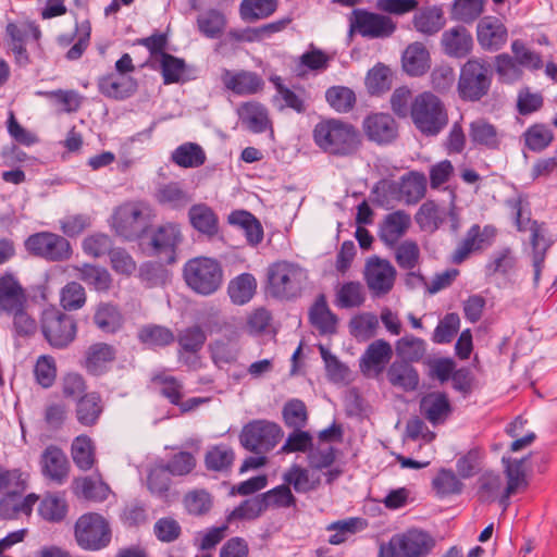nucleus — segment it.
<instances>
[{"label": "nucleus", "instance_id": "16", "mask_svg": "<svg viewBox=\"0 0 557 557\" xmlns=\"http://www.w3.org/2000/svg\"><path fill=\"white\" fill-rule=\"evenodd\" d=\"M496 234L497 231L493 225H485L481 228L479 224H473L453 252L451 262L455 264L462 263L472 252L490 246Z\"/></svg>", "mask_w": 557, "mask_h": 557}, {"label": "nucleus", "instance_id": "51", "mask_svg": "<svg viewBox=\"0 0 557 557\" xmlns=\"http://www.w3.org/2000/svg\"><path fill=\"white\" fill-rule=\"evenodd\" d=\"M71 454L74 463L83 471L92 468L95 463V446L87 435H79L74 438L71 446Z\"/></svg>", "mask_w": 557, "mask_h": 557}, {"label": "nucleus", "instance_id": "18", "mask_svg": "<svg viewBox=\"0 0 557 557\" xmlns=\"http://www.w3.org/2000/svg\"><path fill=\"white\" fill-rule=\"evenodd\" d=\"M362 129L367 138L376 145L392 144L398 136V124L395 119L383 112L371 113L362 121Z\"/></svg>", "mask_w": 557, "mask_h": 557}, {"label": "nucleus", "instance_id": "17", "mask_svg": "<svg viewBox=\"0 0 557 557\" xmlns=\"http://www.w3.org/2000/svg\"><path fill=\"white\" fill-rule=\"evenodd\" d=\"M221 83L223 87L236 96H251L262 91L264 81L252 71L222 69Z\"/></svg>", "mask_w": 557, "mask_h": 557}, {"label": "nucleus", "instance_id": "34", "mask_svg": "<svg viewBox=\"0 0 557 557\" xmlns=\"http://www.w3.org/2000/svg\"><path fill=\"white\" fill-rule=\"evenodd\" d=\"M403 67L410 76H421L430 67V53L421 42L409 45L403 54Z\"/></svg>", "mask_w": 557, "mask_h": 557}, {"label": "nucleus", "instance_id": "48", "mask_svg": "<svg viewBox=\"0 0 557 557\" xmlns=\"http://www.w3.org/2000/svg\"><path fill=\"white\" fill-rule=\"evenodd\" d=\"M79 278L99 293H108L112 286L110 272L102 267L85 263L79 269Z\"/></svg>", "mask_w": 557, "mask_h": 557}, {"label": "nucleus", "instance_id": "43", "mask_svg": "<svg viewBox=\"0 0 557 557\" xmlns=\"http://www.w3.org/2000/svg\"><path fill=\"white\" fill-rule=\"evenodd\" d=\"M98 88L103 96L122 100L131 97L136 91L137 85L132 78L117 79L110 74L99 79Z\"/></svg>", "mask_w": 557, "mask_h": 557}, {"label": "nucleus", "instance_id": "64", "mask_svg": "<svg viewBox=\"0 0 557 557\" xmlns=\"http://www.w3.org/2000/svg\"><path fill=\"white\" fill-rule=\"evenodd\" d=\"M207 336L199 325H193L183 330L177 337V343L183 351L197 354L206 343Z\"/></svg>", "mask_w": 557, "mask_h": 557}, {"label": "nucleus", "instance_id": "59", "mask_svg": "<svg viewBox=\"0 0 557 557\" xmlns=\"http://www.w3.org/2000/svg\"><path fill=\"white\" fill-rule=\"evenodd\" d=\"M183 504L189 515L203 516L211 510L213 498L208 491L197 488L185 494Z\"/></svg>", "mask_w": 557, "mask_h": 557}, {"label": "nucleus", "instance_id": "5", "mask_svg": "<svg viewBox=\"0 0 557 557\" xmlns=\"http://www.w3.org/2000/svg\"><path fill=\"white\" fill-rule=\"evenodd\" d=\"M512 208L515 210V224L517 230L519 232H530L534 280L537 281L544 267L547 251L552 248L555 240L549 235L548 227L545 222L532 220L529 215L525 218L523 216L522 203L520 200L515 201Z\"/></svg>", "mask_w": 557, "mask_h": 557}, {"label": "nucleus", "instance_id": "11", "mask_svg": "<svg viewBox=\"0 0 557 557\" xmlns=\"http://www.w3.org/2000/svg\"><path fill=\"white\" fill-rule=\"evenodd\" d=\"M77 544L87 550H99L111 541V529L108 521L99 513L83 515L75 524Z\"/></svg>", "mask_w": 557, "mask_h": 557}, {"label": "nucleus", "instance_id": "23", "mask_svg": "<svg viewBox=\"0 0 557 557\" xmlns=\"http://www.w3.org/2000/svg\"><path fill=\"white\" fill-rule=\"evenodd\" d=\"M420 413L432 425L444 423L451 413V405L445 393L432 392L420 400Z\"/></svg>", "mask_w": 557, "mask_h": 557}, {"label": "nucleus", "instance_id": "49", "mask_svg": "<svg viewBox=\"0 0 557 557\" xmlns=\"http://www.w3.org/2000/svg\"><path fill=\"white\" fill-rule=\"evenodd\" d=\"M197 26L205 37L216 39L226 27V17L221 11L210 9L198 15Z\"/></svg>", "mask_w": 557, "mask_h": 557}, {"label": "nucleus", "instance_id": "52", "mask_svg": "<svg viewBox=\"0 0 557 557\" xmlns=\"http://www.w3.org/2000/svg\"><path fill=\"white\" fill-rule=\"evenodd\" d=\"M40 517L49 522L58 523L67 515V504L63 496L58 494L46 495L38 507Z\"/></svg>", "mask_w": 557, "mask_h": 557}, {"label": "nucleus", "instance_id": "6", "mask_svg": "<svg viewBox=\"0 0 557 557\" xmlns=\"http://www.w3.org/2000/svg\"><path fill=\"white\" fill-rule=\"evenodd\" d=\"M492 79L493 70L486 60L469 59L460 69L458 95L465 101H480L488 94Z\"/></svg>", "mask_w": 557, "mask_h": 557}, {"label": "nucleus", "instance_id": "10", "mask_svg": "<svg viewBox=\"0 0 557 557\" xmlns=\"http://www.w3.org/2000/svg\"><path fill=\"white\" fill-rule=\"evenodd\" d=\"M434 546L435 541L428 532L413 529L394 535L386 547L382 546V556L425 557Z\"/></svg>", "mask_w": 557, "mask_h": 557}, {"label": "nucleus", "instance_id": "20", "mask_svg": "<svg viewBox=\"0 0 557 557\" xmlns=\"http://www.w3.org/2000/svg\"><path fill=\"white\" fill-rule=\"evenodd\" d=\"M182 240V234L177 224L165 223L157 227L150 240V245L158 256H165L168 263L175 262V250Z\"/></svg>", "mask_w": 557, "mask_h": 557}, {"label": "nucleus", "instance_id": "22", "mask_svg": "<svg viewBox=\"0 0 557 557\" xmlns=\"http://www.w3.org/2000/svg\"><path fill=\"white\" fill-rule=\"evenodd\" d=\"M411 225V216L404 210L386 214L379 226V237L388 247L397 245Z\"/></svg>", "mask_w": 557, "mask_h": 557}, {"label": "nucleus", "instance_id": "45", "mask_svg": "<svg viewBox=\"0 0 557 557\" xmlns=\"http://www.w3.org/2000/svg\"><path fill=\"white\" fill-rule=\"evenodd\" d=\"M277 0H242L239 15L244 22L253 23L271 16L277 9Z\"/></svg>", "mask_w": 557, "mask_h": 557}, {"label": "nucleus", "instance_id": "9", "mask_svg": "<svg viewBox=\"0 0 557 557\" xmlns=\"http://www.w3.org/2000/svg\"><path fill=\"white\" fill-rule=\"evenodd\" d=\"M24 245L29 255L49 262L66 261L73 253L72 246L65 237L47 231L29 235Z\"/></svg>", "mask_w": 557, "mask_h": 557}, {"label": "nucleus", "instance_id": "38", "mask_svg": "<svg viewBox=\"0 0 557 557\" xmlns=\"http://www.w3.org/2000/svg\"><path fill=\"white\" fill-rule=\"evenodd\" d=\"M257 289V280L250 273H242L232 278L227 285V294L235 305H245L251 300Z\"/></svg>", "mask_w": 557, "mask_h": 557}, {"label": "nucleus", "instance_id": "50", "mask_svg": "<svg viewBox=\"0 0 557 557\" xmlns=\"http://www.w3.org/2000/svg\"><path fill=\"white\" fill-rule=\"evenodd\" d=\"M367 521L362 518H348L332 522L326 527L327 531L334 533L329 537V543L332 545H339L347 541L350 535L364 530Z\"/></svg>", "mask_w": 557, "mask_h": 557}, {"label": "nucleus", "instance_id": "56", "mask_svg": "<svg viewBox=\"0 0 557 557\" xmlns=\"http://www.w3.org/2000/svg\"><path fill=\"white\" fill-rule=\"evenodd\" d=\"M282 479L287 486H292L297 493H308L314 491L319 485V480H311L309 476V471L298 465L290 466L284 472Z\"/></svg>", "mask_w": 557, "mask_h": 557}, {"label": "nucleus", "instance_id": "26", "mask_svg": "<svg viewBox=\"0 0 557 557\" xmlns=\"http://www.w3.org/2000/svg\"><path fill=\"white\" fill-rule=\"evenodd\" d=\"M27 306V296L17 280L7 274L0 277V307L7 313Z\"/></svg>", "mask_w": 557, "mask_h": 557}, {"label": "nucleus", "instance_id": "25", "mask_svg": "<svg viewBox=\"0 0 557 557\" xmlns=\"http://www.w3.org/2000/svg\"><path fill=\"white\" fill-rule=\"evenodd\" d=\"M22 494H4L0 499V519L13 520L20 515L29 517L39 496L30 493L21 499Z\"/></svg>", "mask_w": 557, "mask_h": 557}, {"label": "nucleus", "instance_id": "32", "mask_svg": "<svg viewBox=\"0 0 557 557\" xmlns=\"http://www.w3.org/2000/svg\"><path fill=\"white\" fill-rule=\"evenodd\" d=\"M103 411L102 400L98 393L84 394L77 399L75 414L79 424L94 426Z\"/></svg>", "mask_w": 557, "mask_h": 557}, {"label": "nucleus", "instance_id": "36", "mask_svg": "<svg viewBox=\"0 0 557 557\" xmlns=\"http://www.w3.org/2000/svg\"><path fill=\"white\" fill-rule=\"evenodd\" d=\"M270 82L273 84L276 95L273 97V102H278V109L284 110L286 108L294 110L297 113H304L307 109L302 95L297 94L295 90L288 88L281 76L273 75L270 77Z\"/></svg>", "mask_w": 557, "mask_h": 557}, {"label": "nucleus", "instance_id": "61", "mask_svg": "<svg viewBox=\"0 0 557 557\" xmlns=\"http://www.w3.org/2000/svg\"><path fill=\"white\" fill-rule=\"evenodd\" d=\"M364 301V293L361 283H344L336 293V306L339 308L360 307Z\"/></svg>", "mask_w": 557, "mask_h": 557}, {"label": "nucleus", "instance_id": "12", "mask_svg": "<svg viewBox=\"0 0 557 557\" xmlns=\"http://www.w3.org/2000/svg\"><path fill=\"white\" fill-rule=\"evenodd\" d=\"M281 436L282 430L276 423L255 420L243 428L239 441L247 450L260 454L270 451Z\"/></svg>", "mask_w": 557, "mask_h": 557}, {"label": "nucleus", "instance_id": "7", "mask_svg": "<svg viewBox=\"0 0 557 557\" xmlns=\"http://www.w3.org/2000/svg\"><path fill=\"white\" fill-rule=\"evenodd\" d=\"M149 216L148 205L140 201H127L114 210L110 223L119 236L132 240L143 235Z\"/></svg>", "mask_w": 557, "mask_h": 557}, {"label": "nucleus", "instance_id": "42", "mask_svg": "<svg viewBox=\"0 0 557 557\" xmlns=\"http://www.w3.org/2000/svg\"><path fill=\"white\" fill-rule=\"evenodd\" d=\"M235 460V451L225 444L210 447L205 455L207 470L220 473L230 472Z\"/></svg>", "mask_w": 557, "mask_h": 557}, {"label": "nucleus", "instance_id": "28", "mask_svg": "<svg viewBox=\"0 0 557 557\" xmlns=\"http://www.w3.org/2000/svg\"><path fill=\"white\" fill-rule=\"evenodd\" d=\"M444 12L438 7H428L419 10L412 17L413 28L425 37L436 35L445 26Z\"/></svg>", "mask_w": 557, "mask_h": 557}, {"label": "nucleus", "instance_id": "53", "mask_svg": "<svg viewBox=\"0 0 557 557\" xmlns=\"http://www.w3.org/2000/svg\"><path fill=\"white\" fill-rule=\"evenodd\" d=\"M151 382L159 386V393L166 398L170 404L174 406L181 405V400L184 398V385L178 379L160 372L152 375Z\"/></svg>", "mask_w": 557, "mask_h": 557}, {"label": "nucleus", "instance_id": "47", "mask_svg": "<svg viewBox=\"0 0 557 557\" xmlns=\"http://www.w3.org/2000/svg\"><path fill=\"white\" fill-rule=\"evenodd\" d=\"M172 161L181 168H199L206 162L202 147L195 143H185L178 146L171 157Z\"/></svg>", "mask_w": 557, "mask_h": 557}, {"label": "nucleus", "instance_id": "54", "mask_svg": "<svg viewBox=\"0 0 557 557\" xmlns=\"http://www.w3.org/2000/svg\"><path fill=\"white\" fill-rule=\"evenodd\" d=\"M419 227L429 233H433L444 221V213L433 200H426L421 205L414 215Z\"/></svg>", "mask_w": 557, "mask_h": 557}, {"label": "nucleus", "instance_id": "40", "mask_svg": "<svg viewBox=\"0 0 557 557\" xmlns=\"http://www.w3.org/2000/svg\"><path fill=\"white\" fill-rule=\"evenodd\" d=\"M523 462L524 460L521 459L513 460L506 465L505 473L507 476V486L498 499L504 509L508 507L510 496L528 485Z\"/></svg>", "mask_w": 557, "mask_h": 557}, {"label": "nucleus", "instance_id": "15", "mask_svg": "<svg viewBox=\"0 0 557 557\" xmlns=\"http://www.w3.org/2000/svg\"><path fill=\"white\" fill-rule=\"evenodd\" d=\"M475 35L481 49L487 52L499 51L508 40L507 27L493 15H485L479 20Z\"/></svg>", "mask_w": 557, "mask_h": 557}, {"label": "nucleus", "instance_id": "19", "mask_svg": "<svg viewBox=\"0 0 557 557\" xmlns=\"http://www.w3.org/2000/svg\"><path fill=\"white\" fill-rule=\"evenodd\" d=\"M41 473L50 481L62 484L69 476L70 463L64 451L55 446L49 445L40 456Z\"/></svg>", "mask_w": 557, "mask_h": 557}, {"label": "nucleus", "instance_id": "24", "mask_svg": "<svg viewBox=\"0 0 557 557\" xmlns=\"http://www.w3.org/2000/svg\"><path fill=\"white\" fill-rule=\"evenodd\" d=\"M309 321L321 335H332L337 330V317L326 301L324 294H320L309 310Z\"/></svg>", "mask_w": 557, "mask_h": 557}, {"label": "nucleus", "instance_id": "35", "mask_svg": "<svg viewBox=\"0 0 557 557\" xmlns=\"http://www.w3.org/2000/svg\"><path fill=\"white\" fill-rule=\"evenodd\" d=\"M398 189L401 200L407 205H416L425 196L426 177L420 172H409L400 178Z\"/></svg>", "mask_w": 557, "mask_h": 557}, {"label": "nucleus", "instance_id": "46", "mask_svg": "<svg viewBox=\"0 0 557 557\" xmlns=\"http://www.w3.org/2000/svg\"><path fill=\"white\" fill-rule=\"evenodd\" d=\"M94 322L100 331L113 334L122 327L123 317L116 306L102 302L95 311Z\"/></svg>", "mask_w": 557, "mask_h": 557}, {"label": "nucleus", "instance_id": "41", "mask_svg": "<svg viewBox=\"0 0 557 557\" xmlns=\"http://www.w3.org/2000/svg\"><path fill=\"white\" fill-rule=\"evenodd\" d=\"M469 137L474 145L497 149L500 138L497 128L484 119H476L469 125Z\"/></svg>", "mask_w": 557, "mask_h": 557}, {"label": "nucleus", "instance_id": "1", "mask_svg": "<svg viewBox=\"0 0 557 557\" xmlns=\"http://www.w3.org/2000/svg\"><path fill=\"white\" fill-rule=\"evenodd\" d=\"M312 135L320 149L336 157L351 156L361 145L357 128L337 119L322 120L314 126Z\"/></svg>", "mask_w": 557, "mask_h": 557}, {"label": "nucleus", "instance_id": "4", "mask_svg": "<svg viewBox=\"0 0 557 557\" xmlns=\"http://www.w3.org/2000/svg\"><path fill=\"white\" fill-rule=\"evenodd\" d=\"M183 277L194 293L210 296L221 288L224 273L222 264L216 259L196 257L185 263Z\"/></svg>", "mask_w": 557, "mask_h": 557}, {"label": "nucleus", "instance_id": "33", "mask_svg": "<svg viewBox=\"0 0 557 557\" xmlns=\"http://www.w3.org/2000/svg\"><path fill=\"white\" fill-rule=\"evenodd\" d=\"M188 218L191 226L199 233L212 237L219 232V219L206 203H197L189 208Z\"/></svg>", "mask_w": 557, "mask_h": 557}, {"label": "nucleus", "instance_id": "31", "mask_svg": "<svg viewBox=\"0 0 557 557\" xmlns=\"http://www.w3.org/2000/svg\"><path fill=\"white\" fill-rule=\"evenodd\" d=\"M238 116L253 133H263L271 126L267 108L256 101H248L238 108Z\"/></svg>", "mask_w": 557, "mask_h": 557}, {"label": "nucleus", "instance_id": "30", "mask_svg": "<svg viewBox=\"0 0 557 557\" xmlns=\"http://www.w3.org/2000/svg\"><path fill=\"white\" fill-rule=\"evenodd\" d=\"M392 347L384 339L371 343L360 359V369L364 374L370 371L380 373L392 357Z\"/></svg>", "mask_w": 557, "mask_h": 557}, {"label": "nucleus", "instance_id": "3", "mask_svg": "<svg viewBox=\"0 0 557 557\" xmlns=\"http://www.w3.org/2000/svg\"><path fill=\"white\" fill-rule=\"evenodd\" d=\"M410 117L416 128L425 136L438 135L448 124V114L443 101L430 91L414 97Z\"/></svg>", "mask_w": 557, "mask_h": 557}, {"label": "nucleus", "instance_id": "37", "mask_svg": "<svg viewBox=\"0 0 557 557\" xmlns=\"http://www.w3.org/2000/svg\"><path fill=\"white\" fill-rule=\"evenodd\" d=\"M159 61V66L151 64V69L159 70L161 72L163 84L171 85L181 82H185L188 77L186 76L187 64L184 59L177 58L171 53H163Z\"/></svg>", "mask_w": 557, "mask_h": 557}, {"label": "nucleus", "instance_id": "14", "mask_svg": "<svg viewBox=\"0 0 557 557\" xmlns=\"http://www.w3.org/2000/svg\"><path fill=\"white\" fill-rule=\"evenodd\" d=\"M364 280L375 296H383L388 294L396 280V269L386 259L377 256L370 257L364 267Z\"/></svg>", "mask_w": 557, "mask_h": 557}, {"label": "nucleus", "instance_id": "29", "mask_svg": "<svg viewBox=\"0 0 557 557\" xmlns=\"http://www.w3.org/2000/svg\"><path fill=\"white\" fill-rule=\"evenodd\" d=\"M388 382L405 392H412L418 388L419 373L408 361H394L387 370Z\"/></svg>", "mask_w": 557, "mask_h": 557}, {"label": "nucleus", "instance_id": "39", "mask_svg": "<svg viewBox=\"0 0 557 557\" xmlns=\"http://www.w3.org/2000/svg\"><path fill=\"white\" fill-rule=\"evenodd\" d=\"M139 343L149 348H162L170 346L175 341L173 331L159 324L143 325L137 333Z\"/></svg>", "mask_w": 557, "mask_h": 557}, {"label": "nucleus", "instance_id": "57", "mask_svg": "<svg viewBox=\"0 0 557 557\" xmlns=\"http://www.w3.org/2000/svg\"><path fill=\"white\" fill-rule=\"evenodd\" d=\"M523 139L529 150L541 152L552 144L554 134L545 124H533L523 133Z\"/></svg>", "mask_w": 557, "mask_h": 557}, {"label": "nucleus", "instance_id": "13", "mask_svg": "<svg viewBox=\"0 0 557 557\" xmlns=\"http://www.w3.org/2000/svg\"><path fill=\"white\" fill-rule=\"evenodd\" d=\"M350 28L362 37L386 38L396 30V23L387 15L369 12L364 9H355Z\"/></svg>", "mask_w": 557, "mask_h": 557}, {"label": "nucleus", "instance_id": "62", "mask_svg": "<svg viewBox=\"0 0 557 557\" xmlns=\"http://www.w3.org/2000/svg\"><path fill=\"white\" fill-rule=\"evenodd\" d=\"M283 420L286 426L294 430L302 429L308 421V411L300 399H290L283 407Z\"/></svg>", "mask_w": 557, "mask_h": 557}, {"label": "nucleus", "instance_id": "8", "mask_svg": "<svg viewBox=\"0 0 557 557\" xmlns=\"http://www.w3.org/2000/svg\"><path fill=\"white\" fill-rule=\"evenodd\" d=\"M41 332L50 346L62 349L75 339L77 326L72 315L51 307L42 311Z\"/></svg>", "mask_w": 557, "mask_h": 557}, {"label": "nucleus", "instance_id": "27", "mask_svg": "<svg viewBox=\"0 0 557 557\" xmlns=\"http://www.w3.org/2000/svg\"><path fill=\"white\" fill-rule=\"evenodd\" d=\"M116 356V350L107 343H96L88 347L85 354L84 367L88 373L100 375L107 370Z\"/></svg>", "mask_w": 557, "mask_h": 557}, {"label": "nucleus", "instance_id": "63", "mask_svg": "<svg viewBox=\"0 0 557 557\" xmlns=\"http://www.w3.org/2000/svg\"><path fill=\"white\" fill-rule=\"evenodd\" d=\"M396 351L405 361H419L425 354V342L419 337L407 335L397 342Z\"/></svg>", "mask_w": 557, "mask_h": 557}, {"label": "nucleus", "instance_id": "55", "mask_svg": "<svg viewBox=\"0 0 557 557\" xmlns=\"http://www.w3.org/2000/svg\"><path fill=\"white\" fill-rule=\"evenodd\" d=\"M487 0H455L451 7V17L456 21L471 24L484 12Z\"/></svg>", "mask_w": 557, "mask_h": 557}, {"label": "nucleus", "instance_id": "44", "mask_svg": "<svg viewBox=\"0 0 557 557\" xmlns=\"http://www.w3.org/2000/svg\"><path fill=\"white\" fill-rule=\"evenodd\" d=\"M154 197L158 203L175 210L184 208L191 200L188 193L177 182L160 185Z\"/></svg>", "mask_w": 557, "mask_h": 557}, {"label": "nucleus", "instance_id": "21", "mask_svg": "<svg viewBox=\"0 0 557 557\" xmlns=\"http://www.w3.org/2000/svg\"><path fill=\"white\" fill-rule=\"evenodd\" d=\"M441 45L446 55L462 59L471 53L473 38L465 26L457 25L442 34Z\"/></svg>", "mask_w": 557, "mask_h": 557}, {"label": "nucleus", "instance_id": "2", "mask_svg": "<svg viewBox=\"0 0 557 557\" xmlns=\"http://www.w3.org/2000/svg\"><path fill=\"white\" fill-rule=\"evenodd\" d=\"M308 280V270L300 264L276 261L267 270V293L275 299L294 300L301 296Z\"/></svg>", "mask_w": 557, "mask_h": 557}, {"label": "nucleus", "instance_id": "58", "mask_svg": "<svg viewBox=\"0 0 557 557\" xmlns=\"http://www.w3.org/2000/svg\"><path fill=\"white\" fill-rule=\"evenodd\" d=\"M265 504L267 510L269 508L282 509V508H296L297 498L292 492V488L285 483L273 487L261 494Z\"/></svg>", "mask_w": 557, "mask_h": 557}, {"label": "nucleus", "instance_id": "60", "mask_svg": "<svg viewBox=\"0 0 557 557\" xmlns=\"http://www.w3.org/2000/svg\"><path fill=\"white\" fill-rule=\"evenodd\" d=\"M329 104L339 113H347L352 110L356 103L355 92L344 86L330 87L325 92Z\"/></svg>", "mask_w": 557, "mask_h": 557}]
</instances>
